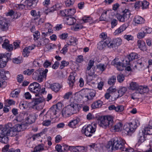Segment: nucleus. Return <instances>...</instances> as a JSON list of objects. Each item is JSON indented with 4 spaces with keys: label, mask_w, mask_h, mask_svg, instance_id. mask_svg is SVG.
Listing matches in <instances>:
<instances>
[{
    "label": "nucleus",
    "mask_w": 152,
    "mask_h": 152,
    "mask_svg": "<svg viewBox=\"0 0 152 152\" xmlns=\"http://www.w3.org/2000/svg\"><path fill=\"white\" fill-rule=\"evenodd\" d=\"M149 3L146 1H142L141 7L142 9H146L148 7Z\"/></svg>",
    "instance_id": "49"
},
{
    "label": "nucleus",
    "mask_w": 152,
    "mask_h": 152,
    "mask_svg": "<svg viewBox=\"0 0 152 152\" xmlns=\"http://www.w3.org/2000/svg\"><path fill=\"white\" fill-rule=\"evenodd\" d=\"M141 31H143L147 34H150L151 32L152 31V29L150 28L147 26H145L141 28L140 30Z\"/></svg>",
    "instance_id": "36"
},
{
    "label": "nucleus",
    "mask_w": 152,
    "mask_h": 152,
    "mask_svg": "<svg viewBox=\"0 0 152 152\" xmlns=\"http://www.w3.org/2000/svg\"><path fill=\"white\" fill-rule=\"evenodd\" d=\"M138 87V85L135 82H132L130 83V88L132 90H137Z\"/></svg>",
    "instance_id": "46"
},
{
    "label": "nucleus",
    "mask_w": 152,
    "mask_h": 152,
    "mask_svg": "<svg viewBox=\"0 0 152 152\" xmlns=\"http://www.w3.org/2000/svg\"><path fill=\"white\" fill-rule=\"evenodd\" d=\"M130 13L128 9H125L123 11L122 14H117L116 17L119 21L124 22L130 17Z\"/></svg>",
    "instance_id": "9"
},
{
    "label": "nucleus",
    "mask_w": 152,
    "mask_h": 152,
    "mask_svg": "<svg viewBox=\"0 0 152 152\" xmlns=\"http://www.w3.org/2000/svg\"><path fill=\"white\" fill-rule=\"evenodd\" d=\"M138 122L137 120H135L129 124L125 125L124 127L125 132H126L128 134H131L134 132L138 126Z\"/></svg>",
    "instance_id": "6"
},
{
    "label": "nucleus",
    "mask_w": 152,
    "mask_h": 152,
    "mask_svg": "<svg viewBox=\"0 0 152 152\" xmlns=\"http://www.w3.org/2000/svg\"><path fill=\"white\" fill-rule=\"evenodd\" d=\"M97 120L99 126L104 129H110L114 122L113 117L110 115L99 116Z\"/></svg>",
    "instance_id": "2"
},
{
    "label": "nucleus",
    "mask_w": 152,
    "mask_h": 152,
    "mask_svg": "<svg viewBox=\"0 0 152 152\" xmlns=\"http://www.w3.org/2000/svg\"><path fill=\"white\" fill-rule=\"evenodd\" d=\"M146 35L145 32L143 31H140L137 34V37L139 39L143 38Z\"/></svg>",
    "instance_id": "60"
},
{
    "label": "nucleus",
    "mask_w": 152,
    "mask_h": 152,
    "mask_svg": "<svg viewBox=\"0 0 152 152\" xmlns=\"http://www.w3.org/2000/svg\"><path fill=\"white\" fill-rule=\"evenodd\" d=\"M14 127L12 123H8L5 125L3 127V129H2L1 132V134L7 132L9 129H11Z\"/></svg>",
    "instance_id": "29"
},
{
    "label": "nucleus",
    "mask_w": 152,
    "mask_h": 152,
    "mask_svg": "<svg viewBox=\"0 0 152 152\" xmlns=\"http://www.w3.org/2000/svg\"><path fill=\"white\" fill-rule=\"evenodd\" d=\"M106 47L104 42L102 40L99 42L97 44V48L100 50H103Z\"/></svg>",
    "instance_id": "41"
},
{
    "label": "nucleus",
    "mask_w": 152,
    "mask_h": 152,
    "mask_svg": "<svg viewBox=\"0 0 152 152\" xmlns=\"http://www.w3.org/2000/svg\"><path fill=\"white\" fill-rule=\"evenodd\" d=\"M80 121L79 118H76L73 119L70 121L68 125L70 127L73 128H76L78 126V124Z\"/></svg>",
    "instance_id": "19"
},
{
    "label": "nucleus",
    "mask_w": 152,
    "mask_h": 152,
    "mask_svg": "<svg viewBox=\"0 0 152 152\" xmlns=\"http://www.w3.org/2000/svg\"><path fill=\"white\" fill-rule=\"evenodd\" d=\"M148 88L147 86H138L136 90V91L138 93L142 94L148 92Z\"/></svg>",
    "instance_id": "25"
},
{
    "label": "nucleus",
    "mask_w": 152,
    "mask_h": 152,
    "mask_svg": "<svg viewBox=\"0 0 152 152\" xmlns=\"http://www.w3.org/2000/svg\"><path fill=\"white\" fill-rule=\"evenodd\" d=\"M113 123H113V125L110 129L111 130L115 132H118L122 129L123 125L121 123H118L115 125H113Z\"/></svg>",
    "instance_id": "17"
},
{
    "label": "nucleus",
    "mask_w": 152,
    "mask_h": 152,
    "mask_svg": "<svg viewBox=\"0 0 152 152\" xmlns=\"http://www.w3.org/2000/svg\"><path fill=\"white\" fill-rule=\"evenodd\" d=\"M29 90L31 92L38 93L41 87L40 85L36 82L31 83L28 86Z\"/></svg>",
    "instance_id": "11"
},
{
    "label": "nucleus",
    "mask_w": 152,
    "mask_h": 152,
    "mask_svg": "<svg viewBox=\"0 0 152 152\" xmlns=\"http://www.w3.org/2000/svg\"><path fill=\"white\" fill-rule=\"evenodd\" d=\"M9 24V21L7 19L0 16V28L2 31L7 30Z\"/></svg>",
    "instance_id": "10"
},
{
    "label": "nucleus",
    "mask_w": 152,
    "mask_h": 152,
    "mask_svg": "<svg viewBox=\"0 0 152 152\" xmlns=\"http://www.w3.org/2000/svg\"><path fill=\"white\" fill-rule=\"evenodd\" d=\"M48 70L45 69L44 71L42 72L40 71L37 70L32 75L33 78L40 83L42 82L44 79H46L47 77V73Z\"/></svg>",
    "instance_id": "5"
},
{
    "label": "nucleus",
    "mask_w": 152,
    "mask_h": 152,
    "mask_svg": "<svg viewBox=\"0 0 152 152\" xmlns=\"http://www.w3.org/2000/svg\"><path fill=\"white\" fill-rule=\"evenodd\" d=\"M127 88L125 87H123L121 88L118 91L119 96H122L127 91Z\"/></svg>",
    "instance_id": "45"
},
{
    "label": "nucleus",
    "mask_w": 152,
    "mask_h": 152,
    "mask_svg": "<svg viewBox=\"0 0 152 152\" xmlns=\"http://www.w3.org/2000/svg\"><path fill=\"white\" fill-rule=\"evenodd\" d=\"M96 66L97 68L96 70L97 72H98V71L99 70L102 72L106 69V67L104 66V64H100L97 65Z\"/></svg>",
    "instance_id": "47"
},
{
    "label": "nucleus",
    "mask_w": 152,
    "mask_h": 152,
    "mask_svg": "<svg viewBox=\"0 0 152 152\" xmlns=\"http://www.w3.org/2000/svg\"><path fill=\"white\" fill-rule=\"evenodd\" d=\"M31 15L34 17L39 18L40 16V12L39 10H32L31 11Z\"/></svg>",
    "instance_id": "42"
},
{
    "label": "nucleus",
    "mask_w": 152,
    "mask_h": 152,
    "mask_svg": "<svg viewBox=\"0 0 152 152\" xmlns=\"http://www.w3.org/2000/svg\"><path fill=\"white\" fill-rule=\"evenodd\" d=\"M117 78L118 81L120 83H121L124 80V75L122 74H119L118 75Z\"/></svg>",
    "instance_id": "59"
},
{
    "label": "nucleus",
    "mask_w": 152,
    "mask_h": 152,
    "mask_svg": "<svg viewBox=\"0 0 152 152\" xmlns=\"http://www.w3.org/2000/svg\"><path fill=\"white\" fill-rule=\"evenodd\" d=\"M67 17H71L76 12V10L74 9H67Z\"/></svg>",
    "instance_id": "44"
},
{
    "label": "nucleus",
    "mask_w": 152,
    "mask_h": 152,
    "mask_svg": "<svg viewBox=\"0 0 152 152\" xmlns=\"http://www.w3.org/2000/svg\"><path fill=\"white\" fill-rule=\"evenodd\" d=\"M46 119H44V118H43L44 121L42 123V124L43 126H48L50 124L51 121L50 120H46Z\"/></svg>",
    "instance_id": "57"
},
{
    "label": "nucleus",
    "mask_w": 152,
    "mask_h": 152,
    "mask_svg": "<svg viewBox=\"0 0 152 152\" xmlns=\"http://www.w3.org/2000/svg\"><path fill=\"white\" fill-rule=\"evenodd\" d=\"M3 152H13L14 149L11 148L9 144L5 145L2 149Z\"/></svg>",
    "instance_id": "31"
},
{
    "label": "nucleus",
    "mask_w": 152,
    "mask_h": 152,
    "mask_svg": "<svg viewBox=\"0 0 152 152\" xmlns=\"http://www.w3.org/2000/svg\"><path fill=\"white\" fill-rule=\"evenodd\" d=\"M137 45L141 50H143L145 48V44L144 42L141 40H139L137 42Z\"/></svg>",
    "instance_id": "40"
},
{
    "label": "nucleus",
    "mask_w": 152,
    "mask_h": 152,
    "mask_svg": "<svg viewBox=\"0 0 152 152\" xmlns=\"http://www.w3.org/2000/svg\"><path fill=\"white\" fill-rule=\"evenodd\" d=\"M86 72L89 75V77L90 78L89 81H91L94 80L95 77L94 75L95 71L94 69H91L90 71H86Z\"/></svg>",
    "instance_id": "33"
},
{
    "label": "nucleus",
    "mask_w": 152,
    "mask_h": 152,
    "mask_svg": "<svg viewBox=\"0 0 152 152\" xmlns=\"http://www.w3.org/2000/svg\"><path fill=\"white\" fill-rule=\"evenodd\" d=\"M132 67L134 69H137L139 70H140L144 69V66L141 60H139L136 64H134L132 65Z\"/></svg>",
    "instance_id": "21"
},
{
    "label": "nucleus",
    "mask_w": 152,
    "mask_h": 152,
    "mask_svg": "<svg viewBox=\"0 0 152 152\" xmlns=\"http://www.w3.org/2000/svg\"><path fill=\"white\" fill-rule=\"evenodd\" d=\"M94 60H90L86 69V71H89L91 69V67L94 66Z\"/></svg>",
    "instance_id": "55"
},
{
    "label": "nucleus",
    "mask_w": 152,
    "mask_h": 152,
    "mask_svg": "<svg viewBox=\"0 0 152 152\" xmlns=\"http://www.w3.org/2000/svg\"><path fill=\"white\" fill-rule=\"evenodd\" d=\"M37 2V0H22L20 4H16L15 6L19 9L22 10L24 9L25 7L27 8L28 7H35Z\"/></svg>",
    "instance_id": "4"
},
{
    "label": "nucleus",
    "mask_w": 152,
    "mask_h": 152,
    "mask_svg": "<svg viewBox=\"0 0 152 152\" xmlns=\"http://www.w3.org/2000/svg\"><path fill=\"white\" fill-rule=\"evenodd\" d=\"M111 28H113L117 25L118 21L115 19H113L111 20Z\"/></svg>",
    "instance_id": "62"
},
{
    "label": "nucleus",
    "mask_w": 152,
    "mask_h": 152,
    "mask_svg": "<svg viewBox=\"0 0 152 152\" xmlns=\"http://www.w3.org/2000/svg\"><path fill=\"white\" fill-rule=\"evenodd\" d=\"M109 141L106 145V147L108 149L110 148L111 150L114 149V145H113V140Z\"/></svg>",
    "instance_id": "43"
},
{
    "label": "nucleus",
    "mask_w": 152,
    "mask_h": 152,
    "mask_svg": "<svg viewBox=\"0 0 152 152\" xmlns=\"http://www.w3.org/2000/svg\"><path fill=\"white\" fill-rule=\"evenodd\" d=\"M69 46V44H66L64 46L63 48L61 50L60 52L61 53L63 54H65L67 53L68 50V48Z\"/></svg>",
    "instance_id": "52"
},
{
    "label": "nucleus",
    "mask_w": 152,
    "mask_h": 152,
    "mask_svg": "<svg viewBox=\"0 0 152 152\" xmlns=\"http://www.w3.org/2000/svg\"><path fill=\"white\" fill-rule=\"evenodd\" d=\"M147 135L152 134V121H150L149 125L142 129Z\"/></svg>",
    "instance_id": "24"
},
{
    "label": "nucleus",
    "mask_w": 152,
    "mask_h": 152,
    "mask_svg": "<svg viewBox=\"0 0 152 152\" xmlns=\"http://www.w3.org/2000/svg\"><path fill=\"white\" fill-rule=\"evenodd\" d=\"M127 27L125 24L121 26L118 28L113 33L114 35H118L125 30Z\"/></svg>",
    "instance_id": "27"
},
{
    "label": "nucleus",
    "mask_w": 152,
    "mask_h": 152,
    "mask_svg": "<svg viewBox=\"0 0 152 152\" xmlns=\"http://www.w3.org/2000/svg\"><path fill=\"white\" fill-rule=\"evenodd\" d=\"M146 135L144 130L142 129L140 130L138 135L139 142L142 143L145 141L146 140Z\"/></svg>",
    "instance_id": "16"
},
{
    "label": "nucleus",
    "mask_w": 152,
    "mask_h": 152,
    "mask_svg": "<svg viewBox=\"0 0 152 152\" xmlns=\"http://www.w3.org/2000/svg\"><path fill=\"white\" fill-rule=\"evenodd\" d=\"M92 20V18L91 17L85 16L81 20L84 23H86L90 22Z\"/></svg>",
    "instance_id": "54"
},
{
    "label": "nucleus",
    "mask_w": 152,
    "mask_h": 152,
    "mask_svg": "<svg viewBox=\"0 0 152 152\" xmlns=\"http://www.w3.org/2000/svg\"><path fill=\"white\" fill-rule=\"evenodd\" d=\"M17 134V132L15 131L14 128L13 127L11 129H9L7 132L1 134L2 135L8 136L12 137L15 136Z\"/></svg>",
    "instance_id": "26"
},
{
    "label": "nucleus",
    "mask_w": 152,
    "mask_h": 152,
    "mask_svg": "<svg viewBox=\"0 0 152 152\" xmlns=\"http://www.w3.org/2000/svg\"><path fill=\"white\" fill-rule=\"evenodd\" d=\"M131 61L128 59V58H126L123 61V62L122 63L123 66L126 67L127 66L129 65L130 62Z\"/></svg>",
    "instance_id": "58"
},
{
    "label": "nucleus",
    "mask_w": 152,
    "mask_h": 152,
    "mask_svg": "<svg viewBox=\"0 0 152 152\" xmlns=\"http://www.w3.org/2000/svg\"><path fill=\"white\" fill-rule=\"evenodd\" d=\"M79 104L75 103H71L65 107L62 112L64 117H69L72 115L76 113L79 110Z\"/></svg>",
    "instance_id": "1"
},
{
    "label": "nucleus",
    "mask_w": 152,
    "mask_h": 152,
    "mask_svg": "<svg viewBox=\"0 0 152 152\" xmlns=\"http://www.w3.org/2000/svg\"><path fill=\"white\" fill-rule=\"evenodd\" d=\"M35 47V46L32 45L31 46H29L28 47H26L23 50V54L25 57H28L30 53V51L33 50Z\"/></svg>",
    "instance_id": "23"
},
{
    "label": "nucleus",
    "mask_w": 152,
    "mask_h": 152,
    "mask_svg": "<svg viewBox=\"0 0 152 152\" xmlns=\"http://www.w3.org/2000/svg\"><path fill=\"white\" fill-rule=\"evenodd\" d=\"M5 103L7 106L14 105L15 104V102L12 99H7L5 101Z\"/></svg>",
    "instance_id": "48"
},
{
    "label": "nucleus",
    "mask_w": 152,
    "mask_h": 152,
    "mask_svg": "<svg viewBox=\"0 0 152 152\" xmlns=\"http://www.w3.org/2000/svg\"><path fill=\"white\" fill-rule=\"evenodd\" d=\"M128 57L129 61H132L134 59L138 58V56L137 53H132L128 56Z\"/></svg>",
    "instance_id": "39"
},
{
    "label": "nucleus",
    "mask_w": 152,
    "mask_h": 152,
    "mask_svg": "<svg viewBox=\"0 0 152 152\" xmlns=\"http://www.w3.org/2000/svg\"><path fill=\"white\" fill-rule=\"evenodd\" d=\"M26 112L24 111L20 113L16 117L15 120L17 122L25 123Z\"/></svg>",
    "instance_id": "15"
},
{
    "label": "nucleus",
    "mask_w": 152,
    "mask_h": 152,
    "mask_svg": "<svg viewBox=\"0 0 152 152\" xmlns=\"http://www.w3.org/2000/svg\"><path fill=\"white\" fill-rule=\"evenodd\" d=\"M95 126V123H92L91 125H89L87 126H84L81 130L83 134H84L86 136L91 137L92 134L95 132V129L93 127Z\"/></svg>",
    "instance_id": "8"
},
{
    "label": "nucleus",
    "mask_w": 152,
    "mask_h": 152,
    "mask_svg": "<svg viewBox=\"0 0 152 152\" xmlns=\"http://www.w3.org/2000/svg\"><path fill=\"white\" fill-rule=\"evenodd\" d=\"M61 63V65L60 66L59 68L61 69H63L64 67L67 66L69 64L68 62L64 60L62 61Z\"/></svg>",
    "instance_id": "50"
},
{
    "label": "nucleus",
    "mask_w": 152,
    "mask_h": 152,
    "mask_svg": "<svg viewBox=\"0 0 152 152\" xmlns=\"http://www.w3.org/2000/svg\"><path fill=\"white\" fill-rule=\"evenodd\" d=\"M68 83L70 86H72L75 82V77L74 75H70L68 78Z\"/></svg>",
    "instance_id": "35"
},
{
    "label": "nucleus",
    "mask_w": 152,
    "mask_h": 152,
    "mask_svg": "<svg viewBox=\"0 0 152 152\" xmlns=\"http://www.w3.org/2000/svg\"><path fill=\"white\" fill-rule=\"evenodd\" d=\"M61 107L62 106V104L60 103H58L56 105V106H53L48 111L47 114L44 116V119L45 118H50L53 119L56 117V107H58V106Z\"/></svg>",
    "instance_id": "7"
},
{
    "label": "nucleus",
    "mask_w": 152,
    "mask_h": 152,
    "mask_svg": "<svg viewBox=\"0 0 152 152\" xmlns=\"http://www.w3.org/2000/svg\"><path fill=\"white\" fill-rule=\"evenodd\" d=\"M64 20L67 24L70 26L76 22V19L73 17H66L64 18Z\"/></svg>",
    "instance_id": "22"
},
{
    "label": "nucleus",
    "mask_w": 152,
    "mask_h": 152,
    "mask_svg": "<svg viewBox=\"0 0 152 152\" xmlns=\"http://www.w3.org/2000/svg\"><path fill=\"white\" fill-rule=\"evenodd\" d=\"M115 111L117 112H121L123 111L124 109V107L123 105H118L116 107Z\"/></svg>",
    "instance_id": "61"
},
{
    "label": "nucleus",
    "mask_w": 152,
    "mask_h": 152,
    "mask_svg": "<svg viewBox=\"0 0 152 152\" xmlns=\"http://www.w3.org/2000/svg\"><path fill=\"white\" fill-rule=\"evenodd\" d=\"M49 42V40L47 38H44L40 39L37 42L36 41L35 45L37 47L47 45Z\"/></svg>",
    "instance_id": "14"
},
{
    "label": "nucleus",
    "mask_w": 152,
    "mask_h": 152,
    "mask_svg": "<svg viewBox=\"0 0 152 152\" xmlns=\"http://www.w3.org/2000/svg\"><path fill=\"white\" fill-rule=\"evenodd\" d=\"M113 43L114 44V46L115 45L117 46H119L121 44L122 41L120 38H117L113 40Z\"/></svg>",
    "instance_id": "37"
},
{
    "label": "nucleus",
    "mask_w": 152,
    "mask_h": 152,
    "mask_svg": "<svg viewBox=\"0 0 152 152\" xmlns=\"http://www.w3.org/2000/svg\"><path fill=\"white\" fill-rule=\"evenodd\" d=\"M103 41L104 42L106 46H107L108 48H113L114 47V44L113 43V42L111 41V39L110 37H108Z\"/></svg>",
    "instance_id": "28"
},
{
    "label": "nucleus",
    "mask_w": 152,
    "mask_h": 152,
    "mask_svg": "<svg viewBox=\"0 0 152 152\" xmlns=\"http://www.w3.org/2000/svg\"><path fill=\"white\" fill-rule=\"evenodd\" d=\"M62 87V86L58 83H53L50 85V88L51 90L55 93L58 92Z\"/></svg>",
    "instance_id": "18"
},
{
    "label": "nucleus",
    "mask_w": 152,
    "mask_h": 152,
    "mask_svg": "<svg viewBox=\"0 0 152 152\" xmlns=\"http://www.w3.org/2000/svg\"><path fill=\"white\" fill-rule=\"evenodd\" d=\"M62 145L63 152H68L69 151L70 146L64 144H63Z\"/></svg>",
    "instance_id": "63"
},
{
    "label": "nucleus",
    "mask_w": 152,
    "mask_h": 152,
    "mask_svg": "<svg viewBox=\"0 0 152 152\" xmlns=\"http://www.w3.org/2000/svg\"><path fill=\"white\" fill-rule=\"evenodd\" d=\"M24 126V124H17L15 126H14V127L16 132L17 133L21 131L22 130H23V129L22 128V126Z\"/></svg>",
    "instance_id": "38"
},
{
    "label": "nucleus",
    "mask_w": 152,
    "mask_h": 152,
    "mask_svg": "<svg viewBox=\"0 0 152 152\" xmlns=\"http://www.w3.org/2000/svg\"><path fill=\"white\" fill-rule=\"evenodd\" d=\"M116 80V77L115 76H112L109 80L108 83L110 85H113L115 82Z\"/></svg>",
    "instance_id": "53"
},
{
    "label": "nucleus",
    "mask_w": 152,
    "mask_h": 152,
    "mask_svg": "<svg viewBox=\"0 0 152 152\" xmlns=\"http://www.w3.org/2000/svg\"><path fill=\"white\" fill-rule=\"evenodd\" d=\"M80 92L83 98H85L87 99V97H88V90H82L80 91Z\"/></svg>",
    "instance_id": "51"
},
{
    "label": "nucleus",
    "mask_w": 152,
    "mask_h": 152,
    "mask_svg": "<svg viewBox=\"0 0 152 152\" xmlns=\"http://www.w3.org/2000/svg\"><path fill=\"white\" fill-rule=\"evenodd\" d=\"M9 53L6 55L4 54H0V68H2L5 67L6 63L8 61V57Z\"/></svg>",
    "instance_id": "12"
},
{
    "label": "nucleus",
    "mask_w": 152,
    "mask_h": 152,
    "mask_svg": "<svg viewBox=\"0 0 152 152\" xmlns=\"http://www.w3.org/2000/svg\"><path fill=\"white\" fill-rule=\"evenodd\" d=\"M4 43L2 45V47L3 48L6 49V50H12L13 49V47L12 44H10L9 40L7 39H5L3 40Z\"/></svg>",
    "instance_id": "20"
},
{
    "label": "nucleus",
    "mask_w": 152,
    "mask_h": 152,
    "mask_svg": "<svg viewBox=\"0 0 152 152\" xmlns=\"http://www.w3.org/2000/svg\"><path fill=\"white\" fill-rule=\"evenodd\" d=\"M113 145L114 149L121 151H127V149L125 148V141L120 138H114L113 139Z\"/></svg>",
    "instance_id": "3"
},
{
    "label": "nucleus",
    "mask_w": 152,
    "mask_h": 152,
    "mask_svg": "<svg viewBox=\"0 0 152 152\" xmlns=\"http://www.w3.org/2000/svg\"><path fill=\"white\" fill-rule=\"evenodd\" d=\"M20 92V90L19 89H16L11 92L10 96L12 98H17L19 96Z\"/></svg>",
    "instance_id": "34"
},
{
    "label": "nucleus",
    "mask_w": 152,
    "mask_h": 152,
    "mask_svg": "<svg viewBox=\"0 0 152 152\" xmlns=\"http://www.w3.org/2000/svg\"><path fill=\"white\" fill-rule=\"evenodd\" d=\"M134 21L135 23L141 24L144 23L145 20L141 16H137L134 18Z\"/></svg>",
    "instance_id": "30"
},
{
    "label": "nucleus",
    "mask_w": 152,
    "mask_h": 152,
    "mask_svg": "<svg viewBox=\"0 0 152 152\" xmlns=\"http://www.w3.org/2000/svg\"><path fill=\"white\" fill-rule=\"evenodd\" d=\"M27 107V106L25 102H21L20 104V107L21 110L26 109Z\"/></svg>",
    "instance_id": "64"
},
{
    "label": "nucleus",
    "mask_w": 152,
    "mask_h": 152,
    "mask_svg": "<svg viewBox=\"0 0 152 152\" xmlns=\"http://www.w3.org/2000/svg\"><path fill=\"white\" fill-rule=\"evenodd\" d=\"M77 152H85V147L82 146H77Z\"/></svg>",
    "instance_id": "56"
},
{
    "label": "nucleus",
    "mask_w": 152,
    "mask_h": 152,
    "mask_svg": "<svg viewBox=\"0 0 152 152\" xmlns=\"http://www.w3.org/2000/svg\"><path fill=\"white\" fill-rule=\"evenodd\" d=\"M44 146L43 144L38 145L35 147L33 152H40L44 150Z\"/></svg>",
    "instance_id": "32"
},
{
    "label": "nucleus",
    "mask_w": 152,
    "mask_h": 152,
    "mask_svg": "<svg viewBox=\"0 0 152 152\" xmlns=\"http://www.w3.org/2000/svg\"><path fill=\"white\" fill-rule=\"evenodd\" d=\"M25 123L26 124H31L35 121V116L33 114H30L26 112Z\"/></svg>",
    "instance_id": "13"
}]
</instances>
